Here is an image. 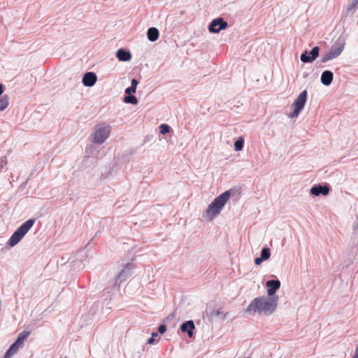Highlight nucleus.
I'll return each mask as SVG.
<instances>
[{
  "mask_svg": "<svg viewBox=\"0 0 358 358\" xmlns=\"http://www.w3.org/2000/svg\"><path fill=\"white\" fill-rule=\"evenodd\" d=\"M159 133L165 135L171 131V127L167 124H162L159 127Z\"/></svg>",
  "mask_w": 358,
  "mask_h": 358,
  "instance_id": "412c9836",
  "label": "nucleus"
},
{
  "mask_svg": "<svg viewBox=\"0 0 358 358\" xmlns=\"http://www.w3.org/2000/svg\"><path fill=\"white\" fill-rule=\"evenodd\" d=\"M233 192L234 190L230 189L215 197L206 209V217L210 220H213L214 217L217 216L220 213L227 201L229 199Z\"/></svg>",
  "mask_w": 358,
  "mask_h": 358,
  "instance_id": "f03ea898",
  "label": "nucleus"
},
{
  "mask_svg": "<svg viewBox=\"0 0 358 358\" xmlns=\"http://www.w3.org/2000/svg\"><path fill=\"white\" fill-rule=\"evenodd\" d=\"M357 218H358V215H357Z\"/></svg>",
  "mask_w": 358,
  "mask_h": 358,
  "instance_id": "ea45409f",
  "label": "nucleus"
},
{
  "mask_svg": "<svg viewBox=\"0 0 358 358\" xmlns=\"http://www.w3.org/2000/svg\"><path fill=\"white\" fill-rule=\"evenodd\" d=\"M245 140L243 136H239L234 142V150L235 151H241L243 150L244 147Z\"/></svg>",
  "mask_w": 358,
  "mask_h": 358,
  "instance_id": "a211bd4d",
  "label": "nucleus"
},
{
  "mask_svg": "<svg viewBox=\"0 0 358 358\" xmlns=\"http://www.w3.org/2000/svg\"><path fill=\"white\" fill-rule=\"evenodd\" d=\"M7 164V158L5 156L0 157V172L4 168V166Z\"/></svg>",
  "mask_w": 358,
  "mask_h": 358,
  "instance_id": "bb28decb",
  "label": "nucleus"
},
{
  "mask_svg": "<svg viewBox=\"0 0 358 358\" xmlns=\"http://www.w3.org/2000/svg\"><path fill=\"white\" fill-rule=\"evenodd\" d=\"M352 358H358V346L356 348L355 354Z\"/></svg>",
  "mask_w": 358,
  "mask_h": 358,
  "instance_id": "473e14b6",
  "label": "nucleus"
},
{
  "mask_svg": "<svg viewBox=\"0 0 358 358\" xmlns=\"http://www.w3.org/2000/svg\"><path fill=\"white\" fill-rule=\"evenodd\" d=\"M59 358H68L66 356L64 357H60Z\"/></svg>",
  "mask_w": 358,
  "mask_h": 358,
  "instance_id": "c9c22d12",
  "label": "nucleus"
},
{
  "mask_svg": "<svg viewBox=\"0 0 358 358\" xmlns=\"http://www.w3.org/2000/svg\"><path fill=\"white\" fill-rule=\"evenodd\" d=\"M345 43H338L336 42L329 50V52L336 58L338 57L343 50Z\"/></svg>",
  "mask_w": 358,
  "mask_h": 358,
  "instance_id": "dca6fc26",
  "label": "nucleus"
},
{
  "mask_svg": "<svg viewBox=\"0 0 358 358\" xmlns=\"http://www.w3.org/2000/svg\"><path fill=\"white\" fill-rule=\"evenodd\" d=\"M35 222L34 218H30L23 222L10 236L7 242V245L10 248L15 246L31 229Z\"/></svg>",
  "mask_w": 358,
  "mask_h": 358,
  "instance_id": "7ed1b4c3",
  "label": "nucleus"
},
{
  "mask_svg": "<svg viewBox=\"0 0 358 358\" xmlns=\"http://www.w3.org/2000/svg\"><path fill=\"white\" fill-rule=\"evenodd\" d=\"M358 5V0H351L348 3V7L347 8L348 11H350L352 9L357 8Z\"/></svg>",
  "mask_w": 358,
  "mask_h": 358,
  "instance_id": "393cba45",
  "label": "nucleus"
},
{
  "mask_svg": "<svg viewBox=\"0 0 358 358\" xmlns=\"http://www.w3.org/2000/svg\"><path fill=\"white\" fill-rule=\"evenodd\" d=\"M97 80V76L95 73L92 71L86 72L83 77V84L85 87H92L95 85Z\"/></svg>",
  "mask_w": 358,
  "mask_h": 358,
  "instance_id": "ddd939ff",
  "label": "nucleus"
},
{
  "mask_svg": "<svg viewBox=\"0 0 358 358\" xmlns=\"http://www.w3.org/2000/svg\"><path fill=\"white\" fill-rule=\"evenodd\" d=\"M133 269V264H127L122 271L115 277V279L113 281L108 282V286L111 287V290L118 289L120 285L126 281V280L131 275Z\"/></svg>",
  "mask_w": 358,
  "mask_h": 358,
  "instance_id": "423d86ee",
  "label": "nucleus"
},
{
  "mask_svg": "<svg viewBox=\"0 0 358 358\" xmlns=\"http://www.w3.org/2000/svg\"><path fill=\"white\" fill-rule=\"evenodd\" d=\"M155 338H154L153 337H150L148 339L147 341V343L148 344H150V345H152L155 343Z\"/></svg>",
  "mask_w": 358,
  "mask_h": 358,
  "instance_id": "7c9ffc66",
  "label": "nucleus"
},
{
  "mask_svg": "<svg viewBox=\"0 0 358 358\" xmlns=\"http://www.w3.org/2000/svg\"><path fill=\"white\" fill-rule=\"evenodd\" d=\"M138 84V81L136 78H132L131 81V86H133L134 88H137V85Z\"/></svg>",
  "mask_w": 358,
  "mask_h": 358,
  "instance_id": "c756f323",
  "label": "nucleus"
},
{
  "mask_svg": "<svg viewBox=\"0 0 358 358\" xmlns=\"http://www.w3.org/2000/svg\"><path fill=\"white\" fill-rule=\"evenodd\" d=\"M195 324L193 320H187L182 322L180 326V329L182 333L187 334L189 338H192L194 333Z\"/></svg>",
  "mask_w": 358,
  "mask_h": 358,
  "instance_id": "f8f14e48",
  "label": "nucleus"
},
{
  "mask_svg": "<svg viewBox=\"0 0 358 358\" xmlns=\"http://www.w3.org/2000/svg\"><path fill=\"white\" fill-rule=\"evenodd\" d=\"M9 98L7 94H4L0 97V111L4 110L8 106Z\"/></svg>",
  "mask_w": 358,
  "mask_h": 358,
  "instance_id": "6ab92c4d",
  "label": "nucleus"
},
{
  "mask_svg": "<svg viewBox=\"0 0 358 358\" xmlns=\"http://www.w3.org/2000/svg\"><path fill=\"white\" fill-rule=\"evenodd\" d=\"M228 23L222 17H218L213 19L208 25V30L210 33L217 34L227 29Z\"/></svg>",
  "mask_w": 358,
  "mask_h": 358,
  "instance_id": "9d476101",
  "label": "nucleus"
},
{
  "mask_svg": "<svg viewBox=\"0 0 358 358\" xmlns=\"http://www.w3.org/2000/svg\"><path fill=\"white\" fill-rule=\"evenodd\" d=\"M278 306V301L269 296H259L255 298L245 309L244 313L250 315H254L256 313L265 315L273 314Z\"/></svg>",
  "mask_w": 358,
  "mask_h": 358,
  "instance_id": "f257e3e1",
  "label": "nucleus"
},
{
  "mask_svg": "<svg viewBox=\"0 0 358 358\" xmlns=\"http://www.w3.org/2000/svg\"><path fill=\"white\" fill-rule=\"evenodd\" d=\"M159 32L156 27H150L147 31L148 39L151 42H155L159 38Z\"/></svg>",
  "mask_w": 358,
  "mask_h": 358,
  "instance_id": "f3484780",
  "label": "nucleus"
},
{
  "mask_svg": "<svg viewBox=\"0 0 358 358\" xmlns=\"http://www.w3.org/2000/svg\"><path fill=\"white\" fill-rule=\"evenodd\" d=\"M123 101L124 103H130L132 105H136L138 103L137 98L133 94H127V96L124 97Z\"/></svg>",
  "mask_w": 358,
  "mask_h": 358,
  "instance_id": "aec40b11",
  "label": "nucleus"
},
{
  "mask_svg": "<svg viewBox=\"0 0 358 358\" xmlns=\"http://www.w3.org/2000/svg\"><path fill=\"white\" fill-rule=\"evenodd\" d=\"M354 229H358V218L357 217L356 222L353 224Z\"/></svg>",
  "mask_w": 358,
  "mask_h": 358,
  "instance_id": "72a5a7b5",
  "label": "nucleus"
},
{
  "mask_svg": "<svg viewBox=\"0 0 358 358\" xmlns=\"http://www.w3.org/2000/svg\"><path fill=\"white\" fill-rule=\"evenodd\" d=\"M211 314L216 315L217 317H218L219 318H220L222 320H224L226 317V315H227L226 313H224L223 311H222L220 310H215V311L212 312Z\"/></svg>",
  "mask_w": 358,
  "mask_h": 358,
  "instance_id": "b1692460",
  "label": "nucleus"
},
{
  "mask_svg": "<svg viewBox=\"0 0 358 358\" xmlns=\"http://www.w3.org/2000/svg\"><path fill=\"white\" fill-rule=\"evenodd\" d=\"M260 256L266 260L269 259L271 256V250L268 247H264L262 248Z\"/></svg>",
  "mask_w": 358,
  "mask_h": 358,
  "instance_id": "4be33fe9",
  "label": "nucleus"
},
{
  "mask_svg": "<svg viewBox=\"0 0 358 358\" xmlns=\"http://www.w3.org/2000/svg\"><path fill=\"white\" fill-rule=\"evenodd\" d=\"M116 57L120 62H129L131 59V54L128 50L124 48H120L116 52Z\"/></svg>",
  "mask_w": 358,
  "mask_h": 358,
  "instance_id": "2eb2a0df",
  "label": "nucleus"
},
{
  "mask_svg": "<svg viewBox=\"0 0 358 358\" xmlns=\"http://www.w3.org/2000/svg\"><path fill=\"white\" fill-rule=\"evenodd\" d=\"M308 92L306 90L302 91L296 99L292 103L290 108L292 110L289 117L292 118L297 117L301 110L304 108L307 101Z\"/></svg>",
  "mask_w": 358,
  "mask_h": 358,
  "instance_id": "39448f33",
  "label": "nucleus"
},
{
  "mask_svg": "<svg viewBox=\"0 0 358 358\" xmlns=\"http://www.w3.org/2000/svg\"><path fill=\"white\" fill-rule=\"evenodd\" d=\"M244 358H250V357H244Z\"/></svg>",
  "mask_w": 358,
  "mask_h": 358,
  "instance_id": "4c0bfd02",
  "label": "nucleus"
},
{
  "mask_svg": "<svg viewBox=\"0 0 358 358\" xmlns=\"http://www.w3.org/2000/svg\"><path fill=\"white\" fill-rule=\"evenodd\" d=\"M280 281L277 278L267 280L265 285L267 289V296L278 301L279 297L276 294V292L280 289Z\"/></svg>",
  "mask_w": 358,
  "mask_h": 358,
  "instance_id": "6e6552de",
  "label": "nucleus"
},
{
  "mask_svg": "<svg viewBox=\"0 0 358 358\" xmlns=\"http://www.w3.org/2000/svg\"><path fill=\"white\" fill-rule=\"evenodd\" d=\"M1 358H6V357H5V354L3 355V357H1Z\"/></svg>",
  "mask_w": 358,
  "mask_h": 358,
  "instance_id": "e433bc0d",
  "label": "nucleus"
},
{
  "mask_svg": "<svg viewBox=\"0 0 358 358\" xmlns=\"http://www.w3.org/2000/svg\"><path fill=\"white\" fill-rule=\"evenodd\" d=\"M330 191V186L329 184H315L310 188V194L315 196L320 195L327 196Z\"/></svg>",
  "mask_w": 358,
  "mask_h": 358,
  "instance_id": "9b49d317",
  "label": "nucleus"
},
{
  "mask_svg": "<svg viewBox=\"0 0 358 358\" xmlns=\"http://www.w3.org/2000/svg\"><path fill=\"white\" fill-rule=\"evenodd\" d=\"M334 79V73L331 71L325 70L321 74L320 81L324 86H329Z\"/></svg>",
  "mask_w": 358,
  "mask_h": 358,
  "instance_id": "4468645a",
  "label": "nucleus"
},
{
  "mask_svg": "<svg viewBox=\"0 0 358 358\" xmlns=\"http://www.w3.org/2000/svg\"><path fill=\"white\" fill-rule=\"evenodd\" d=\"M357 218H358V215H357Z\"/></svg>",
  "mask_w": 358,
  "mask_h": 358,
  "instance_id": "58836bf2",
  "label": "nucleus"
},
{
  "mask_svg": "<svg viewBox=\"0 0 358 358\" xmlns=\"http://www.w3.org/2000/svg\"><path fill=\"white\" fill-rule=\"evenodd\" d=\"M5 90L4 85L0 83V96L3 93Z\"/></svg>",
  "mask_w": 358,
  "mask_h": 358,
  "instance_id": "2f4dec72",
  "label": "nucleus"
},
{
  "mask_svg": "<svg viewBox=\"0 0 358 358\" xmlns=\"http://www.w3.org/2000/svg\"><path fill=\"white\" fill-rule=\"evenodd\" d=\"M264 261L265 259H264L261 256H259L255 259V264L258 266L260 265Z\"/></svg>",
  "mask_w": 358,
  "mask_h": 358,
  "instance_id": "c85d7f7f",
  "label": "nucleus"
},
{
  "mask_svg": "<svg viewBox=\"0 0 358 358\" xmlns=\"http://www.w3.org/2000/svg\"><path fill=\"white\" fill-rule=\"evenodd\" d=\"M136 89L131 85L129 87H127L124 90L125 94L127 95L133 94L136 93Z\"/></svg>",
  "mask_w": 358,
  "mask_h": 358,
  "instance_id": "cd10ccee",
  "label": "nucleus"
},
{
  "mask_svg": "<svg viewBox=\"0 0 358 358\" xmlns=\"http://www.w3.org/2000/svg\"><path fill=\"white\" fill-rule=\"evenodd\" d=\"M30 332L27 331H23L17 336L15 341L10 345L8 349L5 352L6 358H10L20 348H22L24 345V341L29 336Z\"/></svg>",
  "mask_w": 358,
  "mask_h": 358,
  "instance_id": "0eeeda50",
  "label": "nucleus"
},
{
  "mask_svg": "<svg viewBox=\"0 0 358 358\" xmlns=\"http://www.w3.org/2000/svg\"><path fill=\"white\" fill-rule=\"evenodd\" d=\"M167 330V327L165 324L162 323L158 326L157 331L160 334H164Z\"/></svg>",
  "mask_w": 358,
  "mask_h": 358,
  "instance_id": "a878e982",
  "label": "nucleus"
},
{
  "mask_svg": "<svg viewBox=\"0 0 358 358\" xmlns=\"http://www.w3.org/2000/svg\"><path fill=\"white\" fill-rule=\"evenodd\" d=\"M158 336H159V333L155 332V331H153L151 334V336L153 337L154 338H155V337H157Z\"/></svg>",
  "mask_w": 358,
  "mask_h": 358,
  "instance_id": "f704fd0d",
  "label": "nucleus"
},
{
  "mask_svg": "<svg viewBox=\"0 0 358 358\" xmlns=\"http://www.w3.org/2000/svg\"><path fill=\"white\" fill-rule=\"evenodd\" d=\"M320 50V47L315 46L310 51L304 50L300 55L301 61L305 64L313 62L319 57Z\"/></svg>",
  "mask_w": 358,
  "mask_h": 358,
  "instance_id": "1a4fd4ad",
  "label": "nucleus"
},
{
  "mask_svg": "<svg viewBox=\"0 0 358 358\" xmlns=\"http://www.w3.org/2000/svg\"><path fill=\"white\" fill-rule=\"evenodd\" d=\"M111 131V127L105 123L96 125L94 133L92 134V142L94 143H103L109 136Z\"/></svg>",
  "mask_w": 358,
  "mask_h": 358,
  "instance_id": "20e7f679",
  "label": "nucleus"
},
{
  "mask_svg": "<svg viewBox=\"0 0 358 358\" xmlns=\"http://www.w3.org/2000/svg\"><path fill=\"white\" fill-rule=\"evenodd\" d=\"M334 59H335V57L332 55L331 52L329 51L324 55L322 56L321 59V62L325 63Z\"/></svg>",
  "mask_w": 358,
  "mask_h": 358,
  "instance_id": "5701e85b",
  "label": "nucleus"
}]
</instances>
